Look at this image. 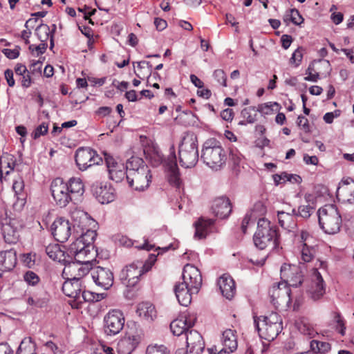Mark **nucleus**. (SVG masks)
<instances>
[{
  "mask_svg": "<svg viewBox=\"0 0 354 354\" xmlns=\"http://www.w3.org/2000/svg\"><path fill=\"white\" fill-rule=\"evenodd\" d=\"M183 282L174 286V292L179 304L187 306L192 301V295L197 294L202 285L200 270L193 265L187 264L183 271Z\"/></svg>",
  "mask_w": 354,
  "mask_h": 354,
  "instance_id": "1",
  "label": "nucleus"
},
{
  "mask_svg": "<svg viewBox=\"0 0 354 354\" xmlns=\"http://www.w3.org/2000/svg\"><path fill=\"white\" fill-rule=\"evenodd\" d=\"M253 241L254 245L259 250H264L268 247H271L272 249L277 248L279 243L277 227L266 218H259Z\"/></svg>",
  "mask_w": 354,
  "mask_h": 354,
  "instance_id": "2",
  "label": "nucleus"
},
{
  "mask_svg": "<svg viewBox=\"0 0 354 354\" xmlns=\"http://www.w3.org/2000/svg\"><path fill=\"white\" fill-rule=\"evenodd\" d=\"M201 159L208 167L217 171L225 165L227 154L220 141L210 138L203 145Z\"/></svg>",
  "mask_w": 354,
  "mask_h": 354,
  "instance_id": "3",
  "label": "nucleus"
},
{
  "mask_svg": "<svg viewBox=\"0 0 354 354\" xmlns=\"http://www.w3.org/2000/svg\"><path fill=\"white\" fill-rule=\"evenodd\" d=\"M254 324L259 337L268 341L274 340L283 328L281 317L274 312L267 316H254Z\"/></svg>",
  "mask_w": 354,
  "mask_h": 354,
  "instance_id": "4",
  "label": "nucleus"
},
{
  "mask_svg": "<svg viewBox=\"0 0 354 354\" xmlns=\"http://www.w3.org/2000/svg\"><path fill=\"white\" fill-rule=\"evenodd\" d=\"M318 221L321 229L326 234H335L342 225L341 214L335 205H326L317 211Z\"/></svg>",
  "mask_w": 354,
  "mask_h": 354,
  "instance_id": "5",
  "label": "nucleus"
},
{
  "mask_svg": "<svg viewBox=\"0 0 354 354\" xmlns=\"http://www.w3.org/2000/svg\"><path fill=\"white\" fill-rule=\"evenodd\" d=\"M197 138L192 133L186 132L179 145L178 156L182 167L192 168L198 160Z\"/></svg>",
  "mask_w": 354,
  "mask_h": 354,
  "instance_id": "6",
  "label": "nucleus"
},
{
  "mask_svg": "<svg viewBox=\"0 0 354 354\" xmlns=\"http://www.w3.org/2000/svg\"><path fill=\"white\" fill-rule=\"evenodd\" d=\"M327 263L325 261L318 259L313 269L310 283L308 286L307 292L309 297L313 300L317 301L321 299L325 294L326 285L324 281L322 274L319 270L326 272Z\"/></svg>",
  "mask_w": 354,
  "mask_h": 354,
  "instance_id": "7",
  "label": "nucleus"
},
{
  "mask_svg": "<svg viewBox=\"0 0 354 354\" xmlns=\"http://www.w3.org/2000/svg\"><path fill=\"white\" fill-rule=\"evenodd\" d=\"M151 265L146 264L142 261H136L125 266L120 273V279L127 287L135 286L140 281V277L147 272Z\"/></svg>",
  "mask_w": 354,
  "mask_h": 354,
  "instance_id": "8",
  "label": "nucleus"
},
{
  "mask_svg": "<svg viewBox=\"0 0 354 354\" xmlns=\"http://www.w3.org/2000/svg\"><path fill=\"white\" fill-rule=\"evenodd\" d=\"M291 290L286 282L274 284L269 290L271 302L276 308H288L291 304Z\"/></svg>",
  "mask_w": 354,
  "mask_h": 354,
  "instance_id": "9",
  "label": "nucleus"
},
{
  "mask_svg": "<svg viewBox=\"0 0 354 354\" xmlns=\"http://www.w3.org/2000/svg\"><path fill=\"white\" fill-rule=\"evenodd\" d=\"M77 223L72 224L68 220L60 217L55 220L50 227L52 234L54 238L59 242L64 243L66 241L68 238L73 235L76 237V233L78 232L75 231V225Z\"/></svg>",
  "mask_w": 354,
  "mask_h": 354,
  "instance_id": "10",
  "label": "nucleus"
},
{
  "mask_svg": "<svg viewBox=\"0 0 354 354\" xmlns=\"http://www.w3.org/2000/svg\"><path fill=\"white\" fill-rule=\"evenodd\" d=\"M51 194L57 205L65 207L70 202L73 201L68 187L60 178L54 179L50 185Z\"/></svg>",
  "mask_w": 354,
  "mask_h": 354,
  "instance_id": "11",
  "label": "nucleus"
},
{
  "mask_svg": "<svg viewBox=\"0 0 354 354\" xmlns=\"http://www.w3.org/2000/svg\"><path fill=\"white\" fill-rule=\"evenodd\" d=\"M151 175L148 166L142 167L140 170L129 171L127 180L129 186L138 191H143L149 186Z\"/></svg>",
  "mask_w": 354,
  "mask_h": 354,
  "instance_id": "12",
  "label": "nucleus"
},
{
  "mask_svg": "<svg viewBox=\"0 0 354 354\" xmlns=\"http://www.w3.org/2000/svg\"><path fill=\"white\" fill-rule=\"evenodd\" d=\"M64 264L62 276L65 279L82 281L84 277L86 276L91 270V264L84 263L76 260L72 261L68 260Z\"/></svg>",
  "mask_w": 354,
  "mask_h": 354,
  "instance_id": "13",
  "label": "nucleus"
},
{
  "mask_svg": "<svg viewBox=\"0 0 354 354\" xmlns=\"http://www.w3.org/2000/svg\"><path fill=\"white\" fill-rule=\"evenodd\" d=\"M75 162L79 169L84 171L93 165H99L102 158L90 148H80L75 153Z\"/></svg>",
  "mask_w": 354,
  "mask_h": 354,
  "instance_id": "14",
  "label": "nucleus"
},
{
  "mask_svg": "<svg viewBox=\"0 0 354 354\" xmlns=\"http://www.w3.org/2000/svg\"><path fill=\"white\" fill-rule=\"evenodd\" d=\"M104 331L108 335L118 334L124 327V317L116 309L110 310L104 318Z\"/></svg>",
  "mask_w": 354,
  "mask_h": 354,
  "instance_id": "15",
  "label": "nucleus"
},
{
  "mask_svg": "<svg viewBox=\"0 0 354 354\" xmlns=\"http://www.w3.org/2000/svg\"><path fill=\"white\" fill-rule=\"evenodd\" d=\"M281 279L289 287H297L304 281V273L300 267L285 263L281 268Z\"/></svg>",
  "mask_w": 354,
  "mask_h": 354,
  "instance_id": "16",
  "label": "nucleus"
},
{
  "mask_svg": "<svg viewBox=\"0 0 354 354\" xmlns=\"http://www.w3.org/2000/svg\"><path fill=\"white\" fill-rule=\"evenodd\" d=\"M143 337L142 330L129 332L118 344V351L120 354H131L140 343Z\"/></svg>",
  "mask_w": 354,
  "mask_h": 354,
  "instance_id": "17",
  "label": "nucleus"
},
{
  "mask_svg": "<svg viewBox=\"0 0 354 354\" xmlns=\"http://www.w3.org/2000/svg\"><path fill=\"white\" fill-rule=\"evenodd\" d=\"M104 160L111 180L120 183L127 178V171L123 163L116 161L113 156L107 153H104Z\"/></svg>",
  "mask_w": 354,
  "mask_h": 354,
  "instance_id": "18",
  "label": "nucleus"
},
{
  "mask_svg": "<svg viewBox=\"0 0 354 354\" xmlns=\"http://www.w3.org/2000/svg\"><path fill=\"white\" fill-rule=\"evenodd\" d=\"M91 278L97 286L104 290H108L113 286V274L108 268L97 266L91 267Z\"/></svg>",
  "mask_w": 354,
  "mask_h": 354,
  "instance_id": "19",
  "label": "nucleus"
},
{
  "mask_svg": "<svg viewBox=\"0 0 354 354\" xmlns=\"http://www.w3.org/2000/svg\"><path fill=\"white\" fill-rule=\"evenodd\" d=\"M196 321V315L194 313H187L180 317L174 320L170 324V328L174 335L180 336L189 331Z\"/></svg>",
  "mask_w": 354,
  "mask_h": 354,
  "instance_id": "20",
  "label": "nucleus"
},
{
  "mask_svg": "<svg viewBox=\"0 0 354 354\" xmlns=\"http://www.w3.org/2000/svg\"><path fill=\"white\" fill-rule=\"evenodd\" d=\"M91 192L102 204L109 203L115 199V189L106 183H94L91 185Z\"/></svg>",
  "mask_w": 354,
  "mask_h": 354,
  "instance_id": "21",
  "label": "nucleus"
},
{
  "mask_svg": "<svg viewBox=\"0 0 354 354\" xmlns=\"http://www.w3.org/2000/svg\"><path fill=\"white\" fill-rule=\"evenodd\" d=\"M21 225L16 219L6 220L1 225L4 240L8 243H17L19 238Z\"/></svg>",
  "mask_w": 354,
  "mask_h": 354,
  "instance_id": "22",
  "label": "nucleus"
},
{
  "mask_svg": "<svg viewBox=\"0 0 354 354\" xmlns=\"http://www.w3.org/2000/svg\"><path fill=\"white\" fill-rule=\"evenodd\" d=\"M166 172L169 183L176 188H180L182 185V179L174 151L167 161Z\"/></svg>",
  "mask_w": 354,
  "mask_h": 354,
  "instance_id": "23",
  "label": "nucleus"
},
{
  "mask_svg": "<svg viewBox=\"0 0 354 354\" xmlns=\"http://www.w3.org/2000/svg\"><path fill=\"white\" fill-rule=\"evenodd\" d=\"M213 214L219 218L228 217L232 212V205L228 198L221 196L216 198L212 203Z\"/></svg>",
  "mask_w": 354,
  "mask_h": 354,
  "instance_id": "24",
  "label": "nucleus"
},
{
  "mask_svg": "<svg viewBox=\"0 0 354 354\" xmlns=\"http://www.w3.org/2000/svg\"><path fill=\"white\" fill-rule=\"evenodd\" d=\"M83 281L66 279L62 285V291L66 296L71 297V302H75L78 295L82 291Z\"/></svg>",
  "mask_w": 354,
  "mask_h": 354,
  "instance_id": "25",
  "label": "nucleus"
},
{
  "mask_svg": "<svg viewBox=\"0 0 354 354\" xmlns=\"http://www.w3.org/2000/svg\"><path fill=\"white\" fill-rule=\"evenodd\" d=\"M218 286L223 295L227 299H232L236 293L234 279L228 274H223L218 280Z\"/></svg>",
  "mask_w": 354,
  "mask_h": 354,
  "instance_id": "26",
  "label": "nucleus"
},
{
  "mask_svg": "<svg viewBox=\"0 0 354 354\" xmlns=\"http://www.w3.org/2000/svg\"><path fill=\"white\" fill-rule=\"evenodd\" d=\"M16 264L17 256L14 250H8L0 252V270L10 271Z\"/></svg>",
  "mask_w": 354,
  "mask_h": 354,
  "instance_id": "27",
  "label": "nucleus"
},
{
  "mask_svg": "<svg viewBox=\"0 0 354 354\" xmlns=\"http://www.w3.org/2000/svg\"><path fill=\"white\" fill-rule=\"evenodd\" d=\"M53 30H50V27L47 24H41L35 29V35L41 42H47L50 38V48L54 47L53 35L56 30V25H53Z\"/></svg>",
  "mask_w": 354,
  "mask_h": 354,
  "instance_id": "28",
  "label": "nucleus"
},
{
  "mask_svg": "<svg viewBox=\"0 0 354 354\" xmlns=\"http://www.w3.org/2000/svg\"><path fill=\"white\" fill-rule=\"evenodd\" d=\"M223 348L227 352L232 353L237 348V337L236 331L232 329L225 330L222 335Z\"/></svg>",
  "mask_w": 354,
  "mask_h": 354,
  "instance_id": "29",
  "label": "nucleus"
},
{
  "mask_svg": "<svg viewBox=\"0 0 354 354\" xmlns=\"http://www.w3.org/2000/svg\"><path fill=\"white\" fill-rule=\"evenodd\" d=\"M277 216L279 223L283 228L288 230L289 232H294L297 228L295 214L292 212L290 214L283 211L278 212Z\"/></svg>",
  "mask_w": 354,
  "mask_h": 354,
  "instance_id": "30",
  "label": "nucleus"
},
{
  "mask_svg": "<svg viewBox=\"0 0 354 354\" xmlns=\"http://www.w3.org/2000/svg\"><path fill=\"white\" fill-rule=\"evenodd\" d=\"M214 224V220L211 218H201L195 223L194 237L202 239L206 237L209 232V227Z\"/></svg>",
  "mask_w": 354,
  "mask_h": 354,
  "instance_id": "31",
  "label": "nucleus"
},
{
  "mask_svg": "<svg viewBox=\"0 0 354 354\" xmlns=\"http://www.w3.org/2000/svg\"><path fill=\"white\" fill-rule=\"evenodd\" d=\"M46 253L47 255L54 261H57L60 263H66L67 261V256L64 251H63L60 245L57 243L49 244L46 247Z\"/></svg>",
  "mask_w": 354,
  "mask_h": 354,
  "instance_id": "32",
  "label": "nucleus"
},
{
  "mask_svg": "<svg viewBox=\"0 0 354 354\" xmlns=\"http://www.w3.org/2000/svg\"><path fill=\"white\" fill-rule=\"evenodd\" d=\"M136 313L139 317L148 321H152L156 317L155 307L149 302L139 304L137 307Z\"/></svg>",
  "mask_w": 354,
  "mask_h": 354,
  "instance_id": "33",
  "label": "nucleus"
},
{
  "mask_svg": "<svg viewBox=\"0 0 354 354\" xmlns=\"http://www.w3.org/2000/svg\"><path fill=\"white\" fill-rule=\"evenodd\" d=\"M68 187V192L73 199L75 201L77 197L83 195L84 192V186L82 180L79 178H71L68 183H66Z\"/></svg>",
  "mask_w": 354,
  "mask_h": 354,
  "instance_id": "34",
  "label": "nucleus"
},
{
  "mask_svg": "<svg viewBox=\"0 0 354 354\" xmlns=\"http://www.w3.org/2000/svg\"><path fill=\"white\" fill-rule=\"evenodd\" d=\"M97 251L94 249L93 245H87L82 250L79 251L74 255L75 260L81 261L84 263L91 264L96 257Z\"/></svg>",
  "mask_w": 354,
  "mask_h": 354,
  "instance_id": "35",
  "label": "nucleus"
},
{
  "mask_svg": "<svg viewBox=\"0 0 354 354\" xmlns=\"http://www.w3.org/2000/svg\"><path fill=\"white\" fill-rule=\"evenodd\" d=\"M15 166V158L9 153H3L0 157V175H8L14 169Z\"/></svg>",
  "mask_w": 354,
  "mask_h": 354,
  "instance_id": "36",
  "label": "nucleus"
},
{
  "mask_svg": "<svg viewBox=\"0 0 354 354\" xmlns=\"http://www.w3.org/2000/svg\"><path fill=\"white\" fill-rule=\"evenodd\" d=\"M330 325L335 329L342 336L346 333V322L344 317L338 312L331 313V320Z\"/></svg>",
  "mask_w": 354,
  "mask_h": 354,
  "instance_id": "37",
  "label": "nucleus"
},
{
  "mask_svg": "<svg viewBox=\"0 0 354 354\" xmlns=\"http://www.w3.org/2000/svg\"><path fill=\"white\" fill-rule=\"evenodd\" d=\"M283 21L288 24L290 21L297 26H301L304 23V18L296 8L288 10L283 17Z\"/></svg>",
  "mask_w": 354,
  "mask_h": 354,
  "instance_id": "38",
  "label": "nucleus"
},
{
  "mask_svg": "<svg viewBox=\"0 0 354 354\" xmlns=\"http://www.w3.org/2000/svg\"><path fill=\"white\" fill-rule=\"evenodd\" d=\"M36 346L31 337H25L20 343L16 354H36Z\"/></svg>",
  "mask_w": 354,
  "mask_h": 354,
  "instance_id": "39",
  "label": "nucleus"
},
{
  "mask_svg": "<svg viewBox=\"0 0 354 354\" xmlns=\"http://www.w3.org/2000/svg\"><path fill=\"white\" fill-rule=\"evenodd\" d=\"M152 72V65L147 61H141L137 62V71L135 70V73L140 79H143L145 77H149Z\"/></svg>",
  "mask_w": 354,
  "mask_h": 354,
  "instance_id": "40",
  "label": "nucleus"
},
{
  "mask_svg": "<svg viewBox=\"0 0 354 354\" xmlns=\"http://www.w3.org/2000/svg\"><path fill=\"white\" fill-rule=\"evenodd\" d=\"M95 299V296L93 292L89 291H86L82 288V291L77 296V299H76L75 302L70 303L71 306L73 308H80L81 305L86 301L91 302L93 301Z\"/></svg>",
  "mask_w": 354,
  "mask_h": 354,
  "instance_id": "41",
  "label": "nucleus"
},
{
  "mask_svg": "<svg viewBox=\"0 0 354 354\" xmlns=\"http://www.w3.org/2000/svg\"><path fill=\"white\" fill-rule=\"evenodd\" d=\"M12 189L17 196V200L20 201L21 204L24 205L26 200V194L24 193V180L21 178L15 180L12 185Z\"/></svg>",
  "mask_w": 354,
  "mask_h": 354,
  "instance_id": "42",
  "label": "nucleus"
},
{
  "mask_svg": "<svg viewBox=\"0 0 354 354\" xmlns=\"http://www.w3.org/2000/svg\"><path fill=\"white\" fill-rule=\"evenodd\" d=\"M143 166L147 165L145 163L142 158L136 156H132L127 160L125 167L127 173H129V171H138Z\"/></svg>",
  "mask_w": 354,
  "mask_h": 354,
  "instance_id": "43",
  "label": "nucleus"
},
{
  "mask_svg": "<svg viewBox=\"0 0 354 354\" xmlns=\"http://www.w3.org/2000/svg\"><path fill=\"white\" fill-rule=\"evenodd\" d=\"M316 248L315 246L309 245L308 243L302 244L301 251V260L304 262H310L315 257Z\"/></svg>",
  "mask_w": 354,
  "mask_h": 354,
  "instance_id": "44",
  "label": "nucleus"
},
{
  "mask_svg": "<svg viewBox=\"0 0 354 354\" xmlns=\"http://www.w3.org/2000/svg\"><path fill=\"white\" fill-rule=\"evenodd\" d=\"M78 227H82V231H84L83 225H82V222L77 223ZM97 233L95 230H86V232H82V234L79 236L84 242L88 245H93V242L96 238Z\"/></svg>",
  "mask_w": 354,
  "mask_h": 354,
  "instance_id": "45",
  "label": "nucleus"
},
{
  "mask_svg": "<svg viewBox=\"0 0 354 354\" xmlns=\"http://www.w3.org/2000/svg\"><path fill=\"white\" fill-rule=\"evenodd\" d=\"M310 348L315 353H326L330 350V344L328 342L313 340Z\"/></svg>",
  "mask_w": 354,
  "mask_h": 354,
  "instance_id": "46",
  "label": "nucleus"
},
{
  "mask_svg": "<svg viewBox=\"0 0 354 354\" xmlns=\"http://www.w3.org/2000/svg\"><path fill=\"white\" fill-rule=\"evenodd\" d=\"M241 116L250 124L254 123L257 120V113L254 106L245 108L241 111Z\"/></svg>",
  "mask_w": 354,
  "mask_h": 354,
  "instance_id": "47",
  "label": "nucleus"
},
{
  "mask_svg": "<svg viewBox=\"0 0 354 354\" xmlns=\"http://www.w3.org/2000/svg\"><path fill=\"white\" fill-rule=\"evenodd\" d=\"M292 212L295 214V216H299L304 218H308L313 212V208L310 205H300L297 211H296L295 209H292Z\"/></svg>",
  "mask_w": 354,
  "mask_h": 354,
  "instance_id": "48",
  "label": "nucleus"
},
{
  "mask_svg": "<svg viewBox=\"0 0 354 354\" xmlns=\"http://www.w3.org/2000/svg\"><path fill=\"white\" fill-rule=\"evenodd\" d=\"M145 354H170L167 348L163 345H149Z\"/></svg>",
  "mask_w": 354,
  "mask_h": 354,
  "instance_id": "49",
  "label": "nucleus"
},
{
  "mask_svg": "<svg viewBox=\"0 0 354 354\" xmlns=\"http://www.w3.org/2000/svg\"><path fill=\"white\" fill-rule=\"evenodd\" d=\"M75 241L70 245L69 251L73 256L79 251L82 250L87 244L84 242L80 237H75Z\"/></svg>",
  "mask_w": 354,
  "mask_h": 354,
  "instance_id": "50",
  "label": "nucleus"
},
{
  "mask_svg": "<svg viewBox=\"0 0 354 354\" xmlns=\"http://www.w3.org/2000/svg\"><path fill=\"white\" fill-rule=\"evenodd\" d=\"M213 76L218 84L224 87L227 86V76L224 71L221 69H216L214 71Z\"/></svg>",
  "mask_w": 354,
  "mask_h": 354,
  "instance_id": "51",
  "label": "nucleus"
},
{
  "mask_svg": "<svg viewBox=\"0 0 354 354\" xmlns=\"http://www.w3.org/2000/svg\"><path fill=\"white\" fill-rule=\"evenodd\" d=\"M48 130V124L43 122L40 125H39L34 132L32 133V137L34 139H37L41 136H44L47 133Z\"/></svg>",
  "mask_w": 354,
  "mask_h": 354,
  "instance_id": "52",
  "label": "nucleus"
},
{
  "mask_svg": "<svg viewBox=\"0 0 354 354\" xmlns=\"http://www.w3.org/2000/svg\"><path fill=\"white\" fill-rule=\"evenodd\" d=\"M24 280L29 285L35 286L39 281V278L35 272L28 271L24 274Z\"/></svg>",
  "mask_w": 354,
  "mask_h": 354,
  "instance_id": "53",
  "label": "nucleus"
},
{
  "mask_svg": "<svg viewBox=\"0 0 354 354\" xmlns=\"http://www.w3.org/2000/svg\"><path fill=\"white\" fill-rule=\"evenodd\" d=\"M27 304L30 306L41 308L46 304V301L44 299H39L35 298L33 297H29L27 299Z\"/></svg>",
  "mask_w": 354,
  "mask_h": 354,
  "instance_id": "54",
  "label": "nucleus"
},
{
  "mask_svg": "<svg viewBox=\"0 0 354 354\" xmlns=\"http://www.w3.org/2000/svg\"><path fill=\"white\" fill-rule=\"evenodd\" d=\"M313 68L311 66H309L306 71V74L308 75L304 77L306 81L316 82L319 79V74L318 73H313Z\"/></svg>",
  "mask_w": 354,
  "mask_h": 354,
  "instance_id": "55",
  "label": "nucleus"
},
{
  "mask_svg": "<svg viewBox=\"0 0 354 354\" xmlns=\"http://www.w3.org/2000/svg\"><path fill=\"white\" fill-rule=\"evenodd\" d=\"M302 48H298L292 55L290 62L298 66L302 59Z\"/></svg>",
  "mask_w": 354,
  "mask_h": 354,
  "instance_id": "56",
  "label": "nucleus"
},
{
  "mask_svg": "<svg viewBox=\"0 0 354 354\" xmlns=\"http://www.w3.org/2000/svg\"><path fill=\"white\" fill-rule=\"evenodd\" d=\"M342 185L339 187V189H340L343 192H346L348 191V188L347 187L349 185H351V189L354 190V180L350 177H347L346 178H343L342 180Z\"/></svg>",
  "mask_w": 354,
  "mask_h": 354,
  "instance_id": "57",
  "label": "nucleus"
},
{
  "mask_svg": "<svg viewBox=\"0 0 354 354\" xmlns=\"http://www.w3.org/2000/svg\"><path fill=\"white\" fill-rule=\"evenodd\" d=\"M299 331L305 335L313 337L315 333L314 329L306 324H302L299 327Z\"/></svg>",
  "mask_w": 354,
  "mask_h": 354,
  "instance_id": "58",
  "label": "nucleus"
},
{
  "mask_svg": "<svg viewBox=\"0 0 354 354\" xmlns=\"http://www.w3.org/2000/svg\"><path fill=\"white\" fill-rule=\"evenodd\" d=\"M30 72L28 71L26 73L21 75V84L24 88H28L30 86L32 80L30 75Z\"/></svg>",
  "mask_w": 354,
  "mask_h": 354,
  "instance_id": "59",
  "label": "nucleus"
},
{
  "mask_svg": "<svg viewBox=\"0 0 354 354\" xmlns=\"http://www.w3.org/2000/svg\"><path fill=\"white\" fill-rule=\"evenodd\" d=\"M297 125L301 127L306 132L310 131V127L308 124V120L307 118L302 115H299L297 118Z\"/></svg>",
  "mask_w": 354,
  "mask_h": 354,
  "instance_id": "60",
  "label": "nucleus"
},
{
  "mask_svg": "<svg viewBox=\"0 0 354 354\" xmlns=\"http://www.w3.org/2000/svg\"><path fill=\"white\" fill-rule=\"evenodd\" d=\"M3 53L9 59H13L19 55V51L17 48L8 49L5 48L2 50Z\"/></svg>",
  "mask_w": 354,
  "mask_h": 354,
  "instance_id": "61",
  "label": "nucleus"
},
{
  "mask_svg": "<svg viewBox=\"0 0 354 354\" xmlns=\"http://www.w3.org/2000/svg\"><path fill=\"white\" fill-rule=\"evenodd\" d=\"M5 78L9 86L13 87L15 84V81L13 77V71L11 69H7L4 72Z\"/></svg>",
  "mask_w": 354,
  "mask_h": 354,
  "instance_id": "62",
  "label": "nucleus"
},
{
  "mask_svg": "<svg viewBox=\"0 0 354 354\" xmlns=\"http://www.w3.org/2000/svg\"><path fill=\"white\" fill-rule=\"evenodd\" d=\"M345 227L347 234L354 239V217L345 223Z\"/></svg>",
  "mask_w": 354,
  "mask_h": 354,
  "instance_id": "63",
  "label": "nucleus"
},
{
  "mask_svg": "<svg viewBox=\"0 0 354 354\" xmlns=\"http://www.w3.org/2000/svg\"><path fill=\"white\" fill-rule=\"evenodd\" d=\"M221 117L225 121H232L234 117V113L232 109H226L221 111Z\"/></svg>",
  "mask_w": 354,
  "mask_h": 354,
  "instance_id": "64",
  "label": "nucleus"
}]
</instances>
